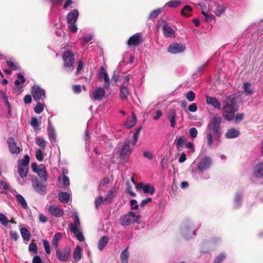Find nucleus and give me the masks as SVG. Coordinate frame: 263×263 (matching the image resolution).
Instances as JSON below:
<instances>
[{
    "label": "nucleus",
    "mask_w": 263,
    "mask_h": 263,
    "mask_svg": "<svg viewBox=\"0 0 263 263\" xmlns=\"http://www.w3.org/2000/svg\"><path fill=\"white\" fill-rule=\"evenodd\" d=\"M17 77L18 79L14 81V84L16 87L13 88V92L17 93V95H20L23 90V86H20V85L23 84L25 82L26 79L21 73H18L17 74Z\"/></svg>",
    "instance_id": "nucleus-8"
},
{
    "label": "nucleus",
    "mask_w": 263,
    "mask_h": 263,
    "mask_svg": "<svg viewBox=\"0 0 263 263\" xmlns=\"http://www.w3.org/2000/svg\"><path fill=\"white\" fill-rule=\"evenodd\" d=\"M226 10V7L223 5H218L216 6L215 12L217 16H220Z\"/></svg>",
    "instance_id": "nucleus-39"
},
{
    "label": "nucleus",
    "mask_w": 263,
    "mask_h": 263,
    "mask_svg": "<svg viewBox=\"0 0 263 263\" xmlns=\"http://www.w3.org/2000/svg\"><path fill=\"white\" fill-rule=\"evenodd\" d=\"M0 189L3 190H7L9 189L8 184L3 180H0Z\"/></svg>",
    "instance_id": "nucleus-63"
},
{
    "label": "nucleus",
    "mask_w": 263,
    "mask_h": 263,
    "mask_svg": "<svg viewBox=\"0 0 263 263\" xmlns=\"http://www.w3.org/2000/svg\"><path fill=\"white\" fill-rule=\"evenodd\" d=\"M21 235L25 240H29L30 238V233L28 229L25 227L22 228L20 230Z\"/></svg>",
    "instance_id": "nucleus-35"
},
{
    "label": "nucleus",
    "mask_w": 263,
    "mask_h": 263,
    "mask_svg": "<svg viewBox=\"0 0 263 263\" xmlns=\"http://www.w3.org/2000/svg\"><path fill=\"white\" fill-rule=\"evenodd\" d=\"M68 28L72 33H74L77 31V27L76 23L68 24Z\"/></svg>",
    "instance_id": "nucleus-64"
},
{
    "label": "nucleus",
    "mask_w": 263,
    "mask_h": 263,
    "mask_svg": "<svg viewBox=\"0 0 263 263\" xmlns=\"http://www.w3.org/2000/svg\"><path fill=\"white\" fill-rule=\"evenodd\" d=\"M31 182L32 187L36 192L41 195L46 194V185L41 183L36 177L32 178Z\"/></svg>",
    "instance_id": "nucleus-7"
},
{
    "label": "nucleus",
    "mask_w": 263,
    "mask_h": 263,
    "mask_svg": "<svg viewBox=\"0 0 263 263\" xmlns=\"http://www.w3.org/2000/svg\"><path fill=\"white\" fill-rule=\"evenodd\" d=\"M7 144L9 151L11 154L17 155L21 152V148L18 146H16V144L13 138H9L7 140Z\"/></svg>",
    "instance_id": "nucleus-14"
},
{
    "label": "nucleus",
    "mask_w": 263,
    "mask_h": 263,
    "mask_svg": "<svg viewBox=\"0 0 263 263\" xmlns=\"http://www.w3.org/2000/svg\"><path fill=\"white\" fill-rule=\"evenodd\" d=\"M253 174L256 177H263V162L259 163L255 165Z\"/></svg>",
    "instance_id": "nucleus-26"
},
{
    "label": "nucleus",
    "mask_w": 263,
    "mask_h": 263,
    "mask_svg": "<svg viewBox=\"0 0 263 263\" xmlns=\"http://www.w3.org/2000/svg\"><path fill=\"white\" fill-rule=\"evenodd\" d=\"M58 198L62 203H67L70 200V195L65 192H60L58 194Z\"/></svg>",
    "instance_id": "nucleus-28"
},
{
    "label": "nucleus",
    "mask_w": 263,
    "mask_h": 263,
    "mask_svg": "<svg viewBox=\"0 0 263 263\" xmlns=\"http://www.w3.org/2000/svg\"><path fill=\"white\" fill-rule=\"evenodd\" d=\"M222 121V118L219 115L215 114L209 122L206 133L207 144L209 147L212 146L214 140H219L222 135L220 126Z\"/></svg>",
    "instance_id": "nucleus-1"
},
{
    "label": "nucleus",
    "mask_w": 263,
    "mask_h": 263,
    "mask_svg": "<svg viewBox=\"0 0 263 263\" xmlns=\"http://www.w3.org/2000/svg\"><path fill=\"white\" fill-rule=\"evenodd\" d=\"M37 102V105L34 107V111L36 114H40L43 111L44 106L43 104L41 103L40 101Z\"/></svg>",
    "instance_id": "nucleus-43"
},
{
    "label": "nucleus",
    "mask_w": 263,
    "mask_h": 263,
    "mask_svg": "<svg viewBox=\"0 0 263 263\" xmlns=\"http://www.w3.org/2000/svg\"><path fill=\"white\" fill-rule=\"evenodd\" d=\"M132 151L129 142H125L120 151V158L123 160L126 159L131 154Z\"/></svg>",
    "instance_id": "nucleus-13"
},
{
    "label": "nucleus",
    "mask_w": 263,
    "mask_h": 263,
    "mask_svg": "<svg viewBox=\"0 0 263 263\" xmlns=\"http://www.w3.org/2000/svg\"><path fill=\"white\" fill-rule=\"evenodd\" d=\"M43 245H44V247L46 253L47 254H49L51 252H50L49 241L46 239L43 240Z\"/></svg>",
    "instance_id": "nucleus-51"
},
{
    "label": "nucleus",
    "mask_w": 263,
    "mask_h": 263,
    "mask_svg": "<svg viewBox=\"0 0 263 263\" xmlns=\"http://www.w3.org/2000/svg\"><path fill=\"white\" fill-rule=\"evenodd\" d=\"M211 165V158L205 157L202 158L198 163V168L201 171H203L208 168Z\"/></svg>",
    "instance_id": "nucleus-18"
},
{
    "label": "nucleus",
    "mask_w": 263,
    "mask_h": 263,
    "mask_svg": "<svg viewBox=\"0 0 263 263\" xmlns=\"http://www.w3.org/2000/svg\"><path fill=\"white\" fill-rule=\"evenodd\" d=\"M56 250V256L61 261H67L70 256V249L67 247L63 250L55 249Z\"/></svg>",
    "instance_id": "nucleus-9"
},
{
    "label": "nucleus",
    "mask_w": 263,
    "mask_h": 263,
    "mask_svg": "<svg viewBox=\"0 0 263 263\" xmlns=\"http://www.w3.org/2000/svg\"><path fill=\"white\" fill-rule=\"evenodd\" d=\"M62 181L63 184L65 186H68L69 185L70 181L69 178L66 176L64 175V176H62V178L61 176H59V181Z\"/></svg>",
    "instance_id": "nucleus-48"
},
{
    "label": "nucleus",
    "mask_w": 263,
    "mask_h": 263,
    "mask_svg": "<svg viewBox=\"0 0 263 263\" xmlns=\"http://www.w3.org/2000/svg\"><path fill=\"white\" fill-rule=\"evenodd\" d=\"M28 250L30 252H33L34 254H36L37 253V247L35 243L31 242L29 244Z\"/></svg>",
    "instance_id": "nucleus-49"
},
{
    "label": "nucleus",
    "mask_w": 263,
    "mask_h": 263,
    "mask_svg": "<svg viewBox=\"0 0 263 263\" xmlns=\"http://www.w3.org/2000/svg\"><path fill=\"white\" fill-rule=\"evenodd\" d=\"M241 200V196L240 194H237L235 198V205L236 208L240 206V203Z\"/></svg>",
    "instance_id": "nucleus-59"
},
{
    "label": "nucleus",
    "mask_w": 263,
    "mask_h": 263,
    "mask_svg": "<svg viewBox=\"0 0 263 263\" xmlns=\"http://www.w3.org/2000/svg\"><path fill=\"white\" fill-rule=\"evenodd\" d=\"M30 162V157L28 155H26L23 159L18 161V172L20 176L24 178L27 175L29 168L28 164Z\"/></svg>",
    "instance_id": "nucleus-4"
},
{
    "label": "nucleus",
    "mask_w": 263,
    "mask_h": 263,
    "mask_svg": "<svg viewBox=\"0 0 263 263\" xmlns=\"http://www.w3.org/2000/svg\"><path fill=\"white\" fill-rule=\"evenodd\" d=\"M136 121V117L134 114H133L131 117L127 119L125 126L128 128H131L135 125Z\"/></svg>",
    "instance_id": "nucleus-30"
},
{
    "label": "nucleus",
    "mask_w": 263,
    "mask_h": 263,
    "mask_svg": "<svg viewBox=\"0 0 263 263\" xmlns=\"http://www.w3.org/2000/svg\"><path fill=\"white\" fill-rule=\"evenodd\" d=\"M36 173L38 176L44 179V181H46L47 179V175L45 171V167L43 165H40L39 166V169L36 170Z\"/></svg>",
    "instance_id": "nucleus-29"
},
{
    "label": "nucleus",
    "mask_w": 263,
    "mask_h": 263,
    "mask_svg": "<svg viewBox=\"0 0 263 263\" xmlns=\"http://www.w3.org/2000/svg\"><path fill=\"white\" fill-rule=\"evenodd\" d=\"M163 35L166 37L174 38L175 33L173 29L168 25L165 24L162 29Z\"/></svg>",
    "instance_id": "nucleus-20"
},
{
    "label": "nucleus",
    "mask_w": 263,
    "mask_h": 263,
    "mask_svg": "<svg viewBox=\"0 0 263 263\" xmlns=\"http://www.w3.org/2000/svg\"><path fill=\"white\" fill-rule=\"evenodd\" d=\"M251 84L249 82L244 83L243 90L245 93L248 95H251L253 93V91L251 89Z\"/></svg>",
    "instance_id": "nucleus-45"
},
{
    "label": "nucleus",
    "mask_w": 263,
    "mask_h": 263,
    "mask_svg": "<svg viewBox=\"0 0 263 263\" xmlns=\"http://www.w3.org/2000/svg\"><path fill=\"white\" fill-rule=\"evenodd\" d=\"M108 241V238L106 236H102L98 242V249L102 251L104 247L107 245Z\"/></svg>",
    "instance_id": "nucleus-32"
},
{
    "label": "nucleus",
    "mask_w": 263,
    "mask_h": 263,
    "mask_svg": "<svg viewBox=\"0 0 263 263\" xmlns=\"http://www.w3.org/2000/svg\"><path fill=\"white\" fill-rule=\"evenodd\" d=\"M142 127L140 126L136 129V133L134 134L133 136V144L135 145L138 141V137L139 136Z\"/></svg>",
    "instance_id": "nucleus-47"
},
{
    "label": "nucleus",
    "mask_w": 263,
    "mask_h": 263,
    "mask_svg": "<svg viewBox=\"0 0 263 263\" xmlns=\"http://www.w3.org/2000/svg\"><path fill=\"white\" fill-rule=\"evenodd\" d=\"M99 79L100 80H104V88H109L110 85V80L107 73L105 71V69L103 67L100 68L99 76Z\"/></svg>",
    "instance_id": "nucleus-16"
},
{
    "label": "nucleus",
    "mask_w": 263,
    "mask_h": 263,
    "mask_svg": "<svg viewBox=\"0 0 263 263\" xmlns=\"http://www.w3.org/2000/svg\"><path fill=\"white\" fill-rule=\"evenodd\" d=\"M36 143L43 149L46 146V142L42 137H37L36 139Z\"/></svg>",
    "instance_id": "nucleus-42"
},
{
    "label": "nucleus",
    "mask_w": 263,
    "mask_h": 263,
    "mask_svg": "<svg viewBox=\"0 0 263 263\" xmlns=\"http://www.w3.org/2000/svg\"><path fill=\"white\" fill-rule=\"evenodd\" d=\"M49 212L52 216L55 217H62L64 214L63 210L55 205H50L49 206Z\"/></svg>",
    "instance_id": "nucleus-19"
},
{
    "label": "nucleus",
    "mask_w": 263,
    "mask_h": 263,
    "mask_svg": "<svg viewBox=\"0 0 263 263\" xmlns=\"http://www.w3.org/2000/svg\"><path fill=\"white\" fill-rule=\"evenodd\" d=\"M62 59L64 68L67 69V72H71L73 70V65L74 63L73 53L70 50L65 51L62 54Z\"/></svg>",
    "instance_id": "nucleus-3"
},
{
    "label": "nucleus",
    "mask_w": 263,
    "mask_h": 263,
    "mask_svg": "<svg viewBox=\"0 0 263 263\" xmlns=\"http://www.w3.org/2000/svg\"><path fill=\"white\" fill-rule=\"evenodd\" d=\"M180 4V0H171L170 2L166 3V6L171 8H176L178 7Z\"/></svg>",
    "instance_id": "nucleus-41"
},
{
    "label": "nucleus",
    "mask_w": 263,
    "mask_h": 263,
    "mask_svg": "<svg viewBox=\"0 0 263 263\" xmlns=\"http://www.w3.org/2000/svg\"><path fill=\"white\" fill-rule=\"evenodd\" d=\"M188 109L192 112H196L197 110V106L196 103H193L188 107Z\"/></svg>",
    "instance_id": "nucleus-62"
},
{
    "label": "nucleus",
    "mask_w": 263,
    "mask_h": 263,
    "mask_svg": "<svg viewBox=\"0 0 263 263\" xmlns=\"http://www.w3.org/2000/svg\"><path fill=\"white\" fill-rule=\"evenodd\" d=\"M192 11V8L189 5H186L184 7V8L182 9L181 11V13L182 15L187 17L190 15V13Z\"/></svg>",
    "instance_id": "nucleus-40"
},
{
    "label": "nucleus",
    "mask_w": 263,
    "mask_h": 263,
    "mask_svg": "<svg viewBox=\"0 0 263 263\" xmlns=\"http://www.w3.org/2000/svg\"><path fill=\"white\" fill-rule=\"evenodd\" d=\"M73 257L75 259H81L82 257V249L79 246H77L76 248L74 249Z\"/></svg>",
    "instance_id": "nucleus-36"
},
{
    "label": "nucleus",
    "mask_w": 263,
    "mask_h": 263,
    "mask_svg": "<svg viewBox=\"0 0 263 263\" xmlns=\"http://www.w3.org/2000/svg\"><path fill=\"white\" fill-rule=\"evenodd\" d=\"M80 226V222L79 219L78 215H75V217L73 218V222L71 223L69 226L70 231L73 233H76L77 231L79 230Z\"/></svg>",
    "instance_id": "nucleus-25"
},
{
    "label": "nucleus",
    "mask_w": 263,
    "mask_h": 263,
    "mask_svg": "<svg viewBox=\"0 0 263 263\" xmlns=\"http://www.w3.org/2000/svg\"><path fill=\"white\" fill-rule=\"evenodd\" d=\"M205 98L206 103L208 105H211L216 109H220V102L216 97H210L208 95H205Z\"/></svg>",
    "instance_id": "nucleus-17"
},
{
    "label": "nucleus",
    "mask_w": 263,
    "mask_h": 263,
    "mask_svg": "<svg viewBox=\"0 0 263 263\" xmlns=\"http://www.w3.org/2000/svg\"><path fill=\"white\" fill-rule=\"evenodd\" d=\"M120 98L122 99L126 98L129 95L128 88L124 85H121L120 88Z\"/></svg>",
    "instance_id": "nucleus-37"
},
{
    "label": "nucleus",
    "mask_w": 263,
    "mask_h": 263,
    "mask_svg": "<svg viewBox=\"0 0 263 263\" xmlns=\"http://www.w3.org/2000/svg\"><path fill=\"white\" fill-rule=\"evenodd\" d=\"M161 12V10L160 9H156L153 11L149 14L148 16V18L150 20H153L156 18Z\"/></svg>",
    "instance_id": "nucleus-46"
},
{
    "label": "nucleus",
    "mask_w": 263,
    "mask_h": 263,
    "mask_svg": "<svg viewBox=\"0 0 263 263\" xmlns=\"http://www.w3.org/2000/svg\"><path fill=\"white\" fill-rule=\"evenodd\" d=\"M189 134L192 138H195L198 135V131L195 127H192L189 129Z\"/></svg>",
    "instance_id": "nucleus-53"
},
{
    "label": "nucleus",
    "mask_w": 263,
    "mask_h": 263,
    "mask_svg": "<svg viewBox=\"0 0 263 263\" xmlns=\"http://www.w3.org/2000/svg\"><path fill=\"white\" fill-rule=\"evenodd\" d=\"M6 64H7V65L8 66L11 67L12 68V69L13 70H16L18 69V66L17 64L13 63L12 61H7L6 62Z\"/></svg>",
    "instance_id": "nucleus-58"
},
{
    "label": "nucleus",
    "mask_w": 263,
    "mask_h": 263,
    "mask_svg": "<svg viewBox=\"0 0 263 263\" xmlns=\"http://www.w3.org/2000/svg\"><path fill=\"white\" fill-rule=\"evenodd\" d=\"M62 234L60 232H57L54 235L52 240V245L54 249H57L59 246V241L62 239Z\"/></svg>",
    "instance_id": "nucleus-31"
},
{
    "label": "nucleus",
    "mask_w": 263,
    "mask_h": 263,
    "mask_svg": "<svg viewBox=\"0 0 263 263\" xmlns=\"http://www.w3.org/2000/svg\"><path fill=\"white\" fill-rule=\"evenodd\" d=\"M47 132L49 139L50 142L51 143H55L56 142L55 131L53 127L51 125V122L49 119H48Z\"/></svg>",
    "instance_id": "nucleus-21"
},
{
    "label": "nucleus",
    "mask_w": 263,
    "mask_h": 263,
    "mask_svg": "<svg viewBox=\"0 0 263 263\" xmlns=\"http://www.w3.org/2000/svg\"><path fill=\"white\" fill-rule=\"evenodd\" d=\"M15 198L17 203L20 204L23 208L26 209L27 207V203L23 196L21 194H16L15 195Z\"/></svg>",
    "instance_id": "nucleus-33"
},
{
    "label": "nucleus",
    "mask_w": 263,
    "mask_h": 263,
    "mask_svg": "<svg viewBox=\"0 0 263 263\" xmlns=\"http://www.w3.org/2000/svg\"><path fill=\"white\" fill-rule=\"evenodd\" d=\"M79 12L77 9L71 11L67 15V20L68 24L76 23L78 18Z\"/></svg>",
    "instance_id": "nucleus-22"
},
{
    "label": "nucleus",
    "mask_w": 263,
    "mask_h": 263,
    "mask_svg": "<svg viewBox=\"0 0 263 263\" xmlns=\"http://www.w3.org/2000/svg\"><path fill=\"white\" fill-rule=\"evenodd\" d=\"M73 233L74 234L76 237L79 241H83L84 240V236H83L82 233L81 232L79 231V230L77 231V232L76 233Z\"/></svg>",
    "instance_id": "nucleus-56"
},
{
    "label": "nucleus",
    "mask_w": 263,
    "mask_h": 263,
    "mask_svg": "<svg viewBox=\"0 0 263 263\" xmlns=\"http://www.w3.org/2000/svg\"><path fill=\"white\" fill-rule=\"evenodd\" d=\"M185 146L187 148L191 149V152L192 153H194L195 152V148L194 147V144L192 142H188L187 141L185 144Z\"/></svg>",
    "instance_id": "nucleus-61"
},
{
    "label": "nucleus",
    "mask_w": 263,
    "mask_h": 263,
    "mask_svg": "<svg viewBox=\"0 0 263 263\" xmlns=\"http://www.w3.org/2000/svg\"><path fill=\"white\" fill-rule=\"evenodd\" d=\"M176 112L174 109L171 110L167 114V118L170 122L171 126L172 127H174L176 125Z\"/></svg>",
    "instance_id": "nucleus-27"
},
{
    "label": "nucleus",
    "mask_w": 263,
    "mask_h": 263,
    "mask_svg": "<svg viewBox=\"0 0 263 263\" xmlns=\"http://www.w3.org/2000/svg\"><path fill=\"white\" fill-rule=\"evenodd\" d=\"M30 125L35 130L39 129L40 124L39 123L36 118L32 117L31 118Z\"/></svg>",
    "instance_id": "nucleus-44"
},
{
    "label": "nucleus",
    "mask_w": 263,
    "mask_h": 263,
    "mask_svg": "<svg viewBox=\"0 0 263 263\" xmlns=\"http://www.w3.org/2000/svg\"><path fill=\"white\" fill-rule=\"evenodd\" d=\"M240 135V132L239 130L232 128L229 129L226 133L225 137L227 139H233L239 136Z\"/></svg>",
    "instance_id": "nucleus-24"
},
{
    "label": "nucleus",
    "mask_w": 263,
    "mask_h": 263,
    "mask_svg": "<svg viewBox=\"0 0 263 263\" xmlns=\"http://www.w3.org/2000/svg\"><path fill=\"white\" fill-rule=\"evenodd\" d=\"M225 258L226 255L224 253H221L215 258L213 263H221Z\"/></svg>",
    "instance_id": "nucleus-52"
},
{
    "label": "nucleus",
    "mask_w": 263,
    "mask_h": 263,
    "mask_svg": "<svg viewBox=\"0 0 263 263\" xmlns=\"http://www.w3.org/2000/svg\"><path fill=\"white\" fill-rule=\"evenodd\" d=\"M108 88H104V86L103 87H96L92 91L91 94L90 95V97L92 100L95 101H100L103 99L105 94V89H107Z\"/></svg>",
    "instance_id": "nucleus-10"
},
{
    "label": "nucleus",
    "mask_w": 263,
    "mask_h": 263,
    "mask_svg": "<svg viewBox=\"0 0 263 263\" xmlns=\"http://www.w3.org/2000/svg\"><path fill=\"white\" fill-rule=\"evenodd\" d=\"M187 139L185 137H177L175 140L177 149L178 151H182L183 145H185L187 141Z\"/></svg>",
    "instance_id": "nucleus-23"
},
{
    "label": "nucleus",
    "mask_w": 263,
    "mask_h": 263,
    "mask_svg": "<svg viewBox=\"0 0 263 263\" xmlns=\"http://www.w3.org/2000/svg\"><path fill=\"white\" fill-rule=\"evenodd\" d=\"M115 196V193L114 191H110L104 198V201L106 203H111Z\"/></svg>",
    "instance_id": "nucleus-34"
},
{
    "label": "nucleus",
    "mask_w": 263,
    "mask_h": 263,
    "mask_svg": "<svg viewBox=\"0 0 263 263\" xmlns=\"http://www.w3.org/2000/svg\"><path fill=\"white\" fill-rule=\"evenodd\" d=\"M136 189L137 190L141 189L144 193L149 194L150 195H153L155 191V188L154 186L143 183H139L136 185Z\"/></svg>",
    "instance_id": "nucleus-15"
},
{
    "label": "nucleus",
    "mask_w": 263,
    "mask_h": 263,
    "mask_svg": "<svg viewBox=\"0 0 263 263\" xmlns=\"http://www.w3.org/2000/svg\"><path fill=\"white\" fill-rule=\"evenodd\" d=\"M143 42V37L140 33H137L129 37L127 42V45L130 47L138 46Z\"/></svg>",
    "instance_id": "nucleus-11"
},
{
    "label": "nucleus",
    "mask_w": 263,
    "mask_h": 263,
    "mask_svg": "<svg viewBox=\"0 0 263 263\" xmlns=\"http://www.w3.org/2000/svg\"><path fill=\"white\" fill-rule=\"evenodd\" d=\"M224 105L222 107V116L228 121L234 119V115L237 109L235 108L236 98L234 94H232L226 98V100L223 101Z\"/></svg>",
    "instance_id": "nucleus-2"
},
{
    "label": "nucleus",
    "mask_w": 263,
    "mask_h": 263,
    "mask_svg": "<svg viewBox=\"0 0 263 263\" xmlns=\"http://www.w3.org/2000/svg\"><path fill=\"white\" fill-rule=\"evenodd\" d=\"M130 204L131 209L132 210H137L138 208V204L137 203V201L135 199H132L130 201Z\"/></svg>",
    "instance_id": "nucleus-60"
},
{
    "label": "nucleus",
    "mask_w": 263,
    "mask_h": 263,
    "mask_svg": "<svg viewBox=\"0 0 263 263\" xmlns=\"http://www.w3.org/2000/svg\"><path fill=\"white\" fill-rule=\"evenodd\" d=\"M31 93L34 100L36 101H43L46 97L45 90L37 85L32 87Z\"/></svg>",
    "instance_id": "nucleus-6"
},
{
    "label": "nucleus",
    "mask_w": 263,
    "mask_h": 263,
    "mask_svg": "<svg viewBox=\"0 0 263 263\" xmlns=\"http://www.w3.org/2000/svg\"><path fill=\"white\" fill-rule=\"evenodd\" d=\"M139 218V216L136 215L134 212H129L122 216L119 221L122 226H127L137 221Z\"/></svg>",
    "instance_id": "nucleus-5"
},
{
    "label": "nucleus",
    "mask_w": 263,
    "mask_h": 263,
    "mask_svg": "<svg viewBox=\"0 0 263 263\" xmlns=\"http://www.w3.org/2000/svg\"><path fill=\"white\" fill-rule=\"evenodd\" d=\"M186 49L185 46L182 43H173L168 47V52L172 54H177L183 52Z\"/></svg>",
    "instance_id": "nucleus-12"
},
{
    "label": "nucleus",
    "mask_w": 263,
    "mask_h": 263,
    "mask_svg": "<svg viewBox=\"0 0 263 263\" xmlns=\"http://www.w3.org/2000/svg\"><path fill=\"white\" fill-rule=\"evenodd\" d=\"M0 222L4 226H6L8 224V220L4 214H0Z\"/></svg>",
    "instance_id": "nucleus-55"
},
{
    "label": "nucleus",
    "mask_w": 263,
    "mask_h": 263,
    "mask_svg": "<svg viewBox=\"0 0 263 263\" xmlns=\"http://www.w3.org/2000/svg\"><path fill=\"white\" fill-rule=\"evenodd\" d=\"M129 256L127 248L124 249L121 253V259L122 263H128V258Z\"/></svg>",
    "instance_id": "nucleus-38"
},
{
    "label": "nucleus",
    "mask_w": 263,
    "mask_h": 263,
    "mask_svg": "<svg viewBox=\"0 0 263 263\" xmlns=\"http://www.w3.org/2000/svg\"><path fill=\"white\" fill-rule=\"evenodd\" d=\"M185 97L189 101L192 102L195 99V93L193 91H190L186 94Z\"/></svg>",
    "instance_id": "nucleus-50"
},
{
    "label": "nucleus",
    "mask_w": 263,
    "mask_h": 263,
    "mask_svg": "<svg viewBox=\"0 0 263 263\" xmlns=\"http://www.w3.org/2000/svg\"><path fill=\"white\" fill-rule=\"evenodd\" d=\"M244 118V114H238L236 116L234 115L235 122L237 123L240 122Z\"/></svg>",
    "instance_id": "nucleus-57"
},
{
    "label": "nucleus",
    "mask_w": 263,
    "mask_h": 263,
    "mask_svg": "<svg viewBox=\"0 0 263 263\" xmlns=\"http://www.w3.org/2000/svg\"><path fill=\"white\" fill-rule=\"evenodd\" d=\"M105 203L104 201V199L103 197L100 196L99 197L97 198L95 200V207L96 209H98V207L102 203Z\"/></svg>",
    "instance_id": "nucleus-54"
}]
</instances>
